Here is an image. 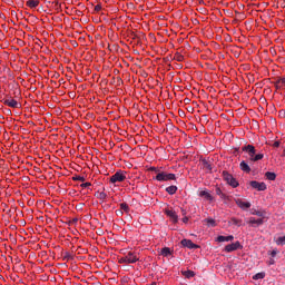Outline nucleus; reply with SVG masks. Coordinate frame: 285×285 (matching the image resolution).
<instances>
[{
  "mask_svg": "<svg viewBox=\"0 0 285 285\" xmlns=\"http://www.w3.org/2000/svg\"><path fill=\"white\" fill-rule=\"evenodd\" d=\"M80 186H81V188H90V186H92V184H90V183H82Z\"/></svg>",
  "mask_w": 285,
  "mask_h": 285,
  "instance_id": "obj_35",
  "label": "nucleus"
},
{
  "mask_svg": "<svg viewBox=\"0 0 285 285\" xmlns=\"http://www.w3.org/2000/svg\"><path fill=\"white\" fill-rule=\"evenodd\" d=\"M116 215H124V212L121 209H117Z\"/></svg>",
  "mask_w": 285,
  "mask_h": 285,
  "instance_id": "obj_40",
  "label": "nucleus"
},
{
  "mask_svg": "<svg viewBox=\"0 0 285 285\" xmlns=\"http://www.w3.org/2000/svg\"><path fill=\"white\" fill-rule=\"evenodd\" d=\"M244 247L242 246V243L237 240L236 243H232L227 246H225V253H234V250H239L243 249Z\"/></svg>",
  "mask_w": 285,
  "mask_h": 285,
  "instance_id": "obj_6",
  "label": "nucleus"
},
{
  "mask_svg": "<svg viewBox=\"0 0 285 285\" xmlns=\"http://www.w3.org/2000/svg\"><path fill=\"white\" fill-rule=\"evenodd\" d=\"M265 177L269 181H275V179H277V175L275 173H273V171L265 173Z\"/></svg>",
  "mask_w": 285,
  "mask_h": 285,
  "instance_id": "obj_16",
  "label": "nucleus"
},
{
  "mask_svg": "<svg viewBox=\"0 0 285 285\" xmlns=\"http://www.w3.org/2000/svg\"><path fill=\"white\" fill-rule=\"evenodd\" d=\"M181 275H184V277H186L187 279H191V277H195V272L188 269V271H183Z\"/></svg>",
  "mask_w": 285,
  "mask_h": 285,
  "instance_id": "obj_17",
  "label": "nucleus"
},
{
  "mask_svg": "<svg viewBox=\"0 0 285 285\" xmlns=\"http://www.w3.org/2000/svg\"><path fill=\"white\" fill-rule=\"evenodd\" d=\"M73 222H77V219H73Z\"/></svg>",
  "mask_w": 285,
  "mask_h": 285,
  "instance_id": "obj_48",
  "label": "nucleus"
},
{
  "mask_svg": "<svg viewBox=\"0 0 285 285\" xmlns=\"http://www.w3.org/2000/svg\"><path fill=\"white\" fill-rule=\"evenodd\" d=\"M166 193H168V195H175V193H177V186L171 185V186L167 187Z\"/></svg>",
  "mask_w": 285,
  "mask_h": 285,
  "instance_id": "obj_19",
  "label": "nucleus"
},
{
  "mask_svg": "<svg viewBox=\"0 0 285 285\" xmlns=\"http://www.w3.org/2000/svg\"><path fill=\"white\" fill-rule=\"evenodd\" d=\"M155 179L157 181H173L175 179H177V177L175 176V174H168L166 171H158V175H156Z\"/></svg>",
  "mask_w": 285,
  "mask_h": 285,
  "instance_id": "obj_3",
  "label": "nucleus"
},
{
  "mask_svg": "<svg viewBox=\"0 0 285 285\" xmlns=\"http://www.w3.org/2000/svg\"><path fill=\"white\" fill-rule=\"evenodd\" d=\"M151 285H157V283H151Z\"/></svg>",
  "mask_w": 285,
  "mask_h": 285,
  "instance_id": "obj_46",
  "label": "nucleus"
},
{
  "mask_svg": "<svg viewBox=\"0 0 285 285\" xmlns=\"http://www.w3.org/2000/svg\"><path fill=\"white\" fill-rule=\"evenodd\" d=\"M73 258L75 257L70 253L68 252L65 253L63 261L70 262V259H73Z\"/></svg>",
  "mask_w": 285,
  "mask_h": 285,
  "instance_id": "obj_28",
  "label": "nucleus"
},
{
  "mask_svg": "<svg viewBox=\"0 0 285 285\" xmlns=\"http://www.w3.org/2000/svg\"><path fill=\"white\" fill-rule=\"evenodd\" d=\"M120 210H122L124 213H130V206H128V204L126 203H121Z\"/></svg>",
  "mask_w": 285,
  "mask_h": 285,
  "instance_id": "obj_21",
  "label": "nucleus"
},
{
  "mask_svg": "<svg viewBox=\"0 0 285 285\" xmlns=\"http://www.w3.org/2000/svg\"><path fill=\"white\" fill-rule=\"evenodd\" d=\"M249 185L252 186V188H254L256 190H266V183H259L257 180H252L249 183Z\"/></svg>",
  "mask_w": 285,
  "mask_h": 285,
  "instance_id": "obj_9",
  "label": "nucleus"
},
{
  "mask_svg": "<svg viewBox=\"0 0 285 285\" xmlns=\"http://www.w3.org/2000/svg\"><path fill=\"white\" fill-rule=\"evenodd\" d=\"M273 146H274V148H279V141H275V142L273 144Z\"/></svg>",
  "mask_w": 285,
  "mask_h": 285,
  "instance_id": "obj_39",
  "label": "nucleus"
},
{
  "mask_svg": "<svg viewBox=\"0 0 285 285\" xmlns=\"http://www.w3.org/2000/svg\"><path fill=\"white\" fill-rule=\"evenodd\" d=\"M174 59H175V61H184V56H181L180 53H175V56H174Z\"/></svg>",
  "mask_w": 285,
  "mask_h": 285,
  "instance_id": "obj_29",
  "label": "nucleus"
},
{
  "mask_svg": "<svg viewBox=\"0 0 285 285\" xmlns=\"http://www.w3.org/2000/svg\"><path fill=\"white\" fill-rule=\"evenodd\" d=\"M183 222H184V224H188V217L185 216V217L183 218Z\"/></svg>",
  "mask_w": 285,
  "mask_h": 285,
  "instance_id": "obj_42",
  "label": "nucleus"
},
{
  "mask_svg": "<svg viewBox=\"0 0 285 285\" xmlns=\"http://www.w3.org/2000/svg\"><path fill=\"white\" fill-rule=\"evenodd\" d=\"M277 246H285V236H281L276 239Z\"/></svg>",
  "mask_w": 285,
  "mask_h": 285,
  "instance_id": "obj_24",
  "label": "nucleus"
},
{
  "mask_svg": "<svg viewBox=\"0 0 285 285\" xmlns=\"http://www.w3.org/2000/svg\"><path fill=\"white\" fill-rule=\"evenodd\" d=\"M235 239V236L229 235V236H218L216 238V242H233Z\"/></svg>",
  "mask_w": 285,
  "mask_h": 285,
  "instance_id": "obj_12",
  "label": "nucleus"
},
{
  "mask_svg": "<svg viewBox=\"0 0 285 285\" xmlns=\"http://www.w3.org/2000/svg\"><path fill=\"white\" fill-rule=\"evenodd\" d=\"M274 83L279 85L281 88H285V78H277Z\"/></svg>",
  "mask_w": 285,
  "mask_h": 285,
  "instance_id": "obj_25",
  "label": "nucleus"
},
{
  "mask_svg": "<svg viewBox=\"0 0 285 285\" xmlns=\"http://www.w3.org/2000/svg\"><path fill=\"white\" fill-rule=\"evenodd\" d=\"M199 197H205V199H207V202H213V195H210L208 191L206 190H202L199 193Z\"/></svg>",
  "mask_w": 285,
  "mask_h": 285,
  "instance_id": "obj_14",
  "label": "nucleus"
},
{
  "mask_svg": "<svg viewBox=\"0 0 285 285\" xmlns=\"http://www.w3.org/2000/svg\"><path fill=\"white\" fill-rule=\"evenodd\" d=\"M271 256H272V257H276V256H277V249H273V250L271 252Z\"/></svg>",
  "mask_w": 285,
  "mask_h": 285,
  "instance_id": "obj_36",
  "label": "nucleus"
},
{
  "mask_svg": "<svg viewBox=\"0 0 285 285\" xmlns=\"http://www.w3.org/2000/svg\"><path fill=\"white\" fill-rule=\"evenodd\" d=\"M73 181H86V178L83 176H73Z\"/></svg>",
  "mask_w": 285,
  "mask_h": 285,
  "instance_id": "obj_30",
  "label": "nucleus"
},
{
  "mask_svg": "<svg viewBox=\"0 0 285 285\" xmlns=\"http://www.w3.org/2000/svg\"><path fill=\"white\" fill-rule=\"evenodd\" d=\"M28 8H37L39 6V0H29L27 1Z\"/></svg>",
  "mask_w": 285,
  "mask_h": 285,
  "instance_id": "obj_20",
  "label": "nucleus"
},
{
  "mask_svg": "<svg viewBox=\"0 0 285 285\" xmlns=\"http://www.w3.org/2000/svg\"><path fill=\"white\" fill-rule=\"evenodd\" d=\"M239 168H240V170H243V173H247V174L250 173V166H248L245 160H243L239 164Z\"/></svg>",
  "mask_w": 285,
  "mask_h": 285,
  "instance_id": "obj_13",
  "label": "nucleus"
},
{
  "mask_svg": "<svg viewBox=\"0 0 285 285\" xmlns=\"http://www.w3.org/2000/svg\"><path fill=\"white\" fill-rule=\"evenodd\" d=\"M264 277H266V273L261 272V273L255 274L253 276V279H264Z\"/></svg>",
  "mask_w": 285,
  "mask_h": 285,
  "instance_id": "obj_23",
  "label": "nucleus"
},
{
  "mask_svg": "<svg viewBox=\"0 0 285 285\" xmlns=\"http://www.w3.org/2000/svg\"><path fill=\"white\" fill-rule=\"evenodd\" d=\"M273 264H275V259H269V266H273Z\"/></svg>",
  "mask_w": 285,
  "mask_h": 285,
  "instance_id": "obj_44",
  "label": "nucleus"
},
{
  "mask_svg": "<svg viewBox=\"0 0 285 285\" xmlns=\"http://www.w3.org/2000/svg\"><path fill=\"white\" fill-rule=\"evenodd\" d=\"M160 255H163V257H170V255H173V250H170L169 247H164L160 250Z\"/></svg>",
  "mask_w": 285,
  "mask_h": 285,
  "instance_id": "obj_15",
  "label": "nucleus"
},
{
  "mask_svg": "<svg viewBox=\"0 0 285 285\" xmlns=\"http://www.w3.org/2000/svg\"><path fill=\"white\" fill-rule=\"evenodd\" d=\"M236 204L238 208H242L243 210H246V208H250L249 202H243L242 199L236 200Z\"/></svg>",
  "mask_w": 285,
  "mask_h": 285,
  "instance_id": "obj_11",
  "label": "nucleus"
},
{
  "mask_svg": "<svg viewBox=\"0 0 285 285\" xmlns=\"http://www.w3.org/2000/svg\"><path fill=\"white\" fill-rule=\"evenodd\" d=\"M232 222L235 226H242V220H237V218H233Z\"/></svg>",
  "mask_w": 285,
  "mask_h": 285,
  "instance_id": "obj_34",
  "label": "nucleus"
},
{
  "mask_svg": "<svg viewBox=\"0 0 285 285\" xmlns=\"http://www.w3.org/2000/svg\"><path fill=\"white\" fill-rule=\"evenodd\" d=\"M119 264H137L139 262V256L135 252H128L125 256L118 259Z\"/></svg>",
  "mask_w": 285,
  "mask_h": 285,
  "instance_id": "obj_2",
  "label": "nucleus"
},
{
  "mask_svg": "<svg viewBox=\"0 0 285 285\" xmlns=\"http://www.w3.org/2000/svg\"><path fill=\"white\" fill-rule=\"evenodd\" d=\"M100 10H101V4H97V6L95 7V11H96V12H100Z\"/></svg>",
  "mask_w": 285,
  "mask_h": 285,
  "instance_id": "obj_37",
  "label": "nucleus"
},
{
  "mask_svg": "<svg viewBox=\"0 0 285 285\" xmlns=\"http://www.w3.org/2000/svg\"><path fill=\"white\" fill-rule=\"evenodd\" d=\"M249 224H252V225L256 224V226H262V224H264V219L263 218L255 219L254 217H250Z\"/></svg>",
  "mask_w": 285,
  "mask_h": 285,
  "instance_id": "obj_18",
  "label": "nucleus"
},
{
  "mask_svg": "<svg viewBox=\"0 0 285 285\" xmlns=\"http://www.w3.org/2000/svg\"><path fill=\"white\" fill-rule=\"evenodd\" d=\"M274 86H275V88L277 89V90H281L283 87H281L279 85H277V83H274Z\"/></svg>",
  "mask_w": 285,
  "mask_h": 285,
  "instance_id": "obj_41",
  "label": "nucleus"
},
{
  "mask_svg": "<svg viewBox=\"0 0 285 285\" xmlns=\"http://www.w3.org/2000/svg\"><path fill=\"white\" fill-rule=\"evenodd\" d=\"M4 106H9V108H19L20 105L17 100L12 98H8L3 100Z\"/></svg>",
  "mask_w": 285,
  "mask_h": 285,
  "instance_id": "obj_10",
  "label": "nucleus"
},
{
  "mask_svg": "<svg viewBox=\"0 0 285 285\" xmlns=\"http://www.w3.org/2000/svg\"><path fill=\"white\" fill-rule=\"evenodd\" d=\"M106 197H108V195L105 191H100L98 199H101V202H104V199H106Z\"/></svg>",
  "mask_w": 285,
  "mask_h": 285,
  "instance_id": "obj_31",
  "label": "nucleus"
},
{
  "mask_svg": "<svg viewBox=\"0 0 285 285\" xmlns=\"http://www.w3.org/2000/svg\"><path fill=\"white\" fill-rule=\"evenodd\" d=\"M216 195H218V197H222V199H224L226 197V195L224 194V191H222V188L217 187L215 189Z\"/></svg>",
  "mask_w": 285,
  "mask_h": 285,
  "instance_id": "obj_27",
  "label": "nucleus"
},
{
  "mask_svg": "<svg viewBox=\"0 0 285 285\" xmlns=\"http://www.w3.org/2000/svg\"><path fill=\"white\" fill-rule=\"evenodd\" d=\"M56 6H59V2H56Z\"/></svg>",
  "mask_w": 285,
  "mask_h": 285,
  "instance_id": "obj_47",
  "label": "nucleus"
},
{
  "mask_svg": "<svg viewBox=\"0 0 285 285\" xmlns=\"http://www.w3.org/2000/svg\"><path fill=\"white\" fill-rule=\"evenodd\" d=\"M99 195H101V191H97V193L95 194V197H97V199H99Z\"/></svg>",
  "mask_w": 285,
  "mask_h": 285,
  "instance_id": "obj_43",
  "label": "nucleus"
},
{
  "mask_svg": "<svg viewBox=\"0 0 285 285\" xmlns=\"http://www.w3.org/2000/svg\"><path fill=\"white\" fill-rule=\"evenodd\" d=\"M242 150H243V153H246L249 155V159L252 161H259V160L264 159V154L256 155L257 150L255 149V146H253V145H246V146L242 147Z\"/></svg>",
  "mask_w": 285,
  "mask_h": 285,
  "instance_id": "obj_1",
  "label": "nucleus"
},
{
  "mask_svg": "<svg viewBox=\"0 0 285 285\" xmlns=\"http://www.w3.org/2000/svg\"><path fill=\"white\" fill-rule=\"evenodd\" d=\"M278 115H279V117H285V110H281V111L278 112Z\"/></svg>",
  "mask_w": 285,
  "mask_h": 285,
  "instance_id": "obj_38",
  "label": "nucleus"
},
{
  "mask_svg": "<svg viewBox=\"0 0 285 285\" xmlns=\"http://www.w3.org/2000/svg\"><path fill=\"white\" fill-rule=\"evenodd\" d=\"M203 168L205 170H213V166L208 164V160H203Z\"/></svg>",
  "mask_w": 285,
  "mask_h": 285,
  "instance_id": "obj_26",
  "label": "nucleus"
},
{
  "mask_svg": "<svg viewBox=\"0 0 285 285\" xmlns=\"http://www.w3.org/2000/svg\"><path fill=\"white\" fill-rule=\"evenodd\" d=\"M205 222L207 223V226H212L213 228L217 226V224L215 223V219L213 218H206Z\"/></svg>",
  "mask_w": 285,
  "mask_h": 285,
  "instance_id": "obj_22",
  "label": "nucleus"
},
{
  "mask_svg": "<svg viewBox=\"0 0 285 285\" xmlns=\"http://www.w3.org/2000/svg\"><path fill=\"white\" fill-rule=\"evenodd\" d=\"M283 157H285V149H284V151H283Z\"/></svg>",
  "mask_w": 285,
  "mask_h": 285,
  "instance_id": "obj_45",
  "label": "nucleus"
},
{
  "mask_svg": "<svg viewBox=\"0 0 285 285\" xmlns=\"http://www.w3.org/2000/svg\"><path fill=\"white\" fill-rule=\"evenodd\" d=\"M223 179L233 188H237V186H239L237 179H235V177H233L228 171H223Z\"/></svg>",
  "mask_w": 285,
  "mask_h": 285,
  "instance_id": "obj_5",
  "label": "nucleus"
},
{
  "mask_svg": "<svg viewBox=\"0 0 285 285\" xmlns=\"http://www.w3.org/2000/svg\"><path fill=\"white\" fill-rule=\"evenodd\" d=\"M165 215H167V217H169V219L174 224H177V222H179V216H177V212H175L173 209H165Z\"/></svg>",
  "mask_w": 285,
  "mask_h": 285,
  "instance_id": "obj_7",
  "label": "nucleus"
},
{
  "mask_svg": "<svg viewBox=\"0 0 285 285\" xmlns=\"http://www.w3.org/2000/svg\"><path fill=\"white\" fill-rule=\"evenodd\" d=\"M252 215H256L257 217H264V212L254 210Z\"/></svg>",
  "mask_w": 285,
  "mask_h": 285,
  "instance_id": "obj_32",
  "label": "nucleus"
},
{
  "mask_svg": "<svg viewBox=\"0 0 285 285\" xmlns=\"http://www.w3.org/2000/svg\"><path fill=\"white\" fill-rule=\"evenodd\" d=\"M149 170H151L153 173H156V175H158V173H161V170L157 167H150Z\"/></svg>",
  "mask_w": 285,
  "mask_h": 285,
  "instance_id": "obj_33",
  "label": "nucleus"
},
{
  "mask_svg": "<svg viewBox=\"0 0 285 285\" xmlns=\"http://www.w3.org/2000/svg\"><path fill=\"white\" fill-rule=\"evenodd\" d=\"M181 246H184L185 248H189V249H195V248H199V245L193 243V240L190 239H183L180 242Z\"/></svg>",
  "mask_w": 285,
  "mask_h": 285,
  "instance_id": "obj_8",
  "label": "nucleus"
},
{
  "mask_svg": "<svg viewBox=\"0 0 285 285\" xmlns=\"http://www.w3.org/2000/svg\"><path fill=\"white\" fill-rule=\"evenodd\" d=\"M110 184H118L121 181H126V171L124 170H118L112 175L109 179Z\"/></svg>",
  "mask_w": 285,
  "mask_h": 285,
  "instance_id": "obj_4",
  "label": "nucleus"
}]
</instances>
